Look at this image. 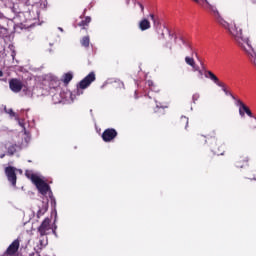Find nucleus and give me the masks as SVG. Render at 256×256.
Instances as JSON below:
<instances>
[{
  "label": "nucleus",
  "mask_w": 256,
  "mask_h": 256,
  "mask_svg": "<svg viewBox=\"0 0 256 256\" xmlns=\"http://www.w3.org/2000/svg\"><path fill=\"white\" fill-rule=\"evenodd\" d=\"M185 63L192 67V71H199V65L195 63V59L193 57L186 56Z\"/></svg>",
  "instance_id": "4468645a"
},
{
  "label": "nucleus",
  "mask_w": 256,
  "mask_h": 256,
  "mask_svg": "<svg viewBox=\"0 0 256 256\" xmlns=\"http://www.w3.org/2000/svg\"><path fill=\"white\" fill-rule=\"evenodd\" d=\"M0 77H3V71L0 70Z\"/></svg>",
  "instance_id": "72a5a7b5"
},
{
  "label": "nucleus",
  "mask_w": 256,
  "mask_h": 256,
  "mask_svg": "<svg viewBox=\"0 0 256 256\" xmlns=\"http://www.w3.org/2000/svg\"><path fill=\"white\" fill-rule=\"evenodd\" d=\"M5 147H9V144H5Z\"/></svg>",
  "instance_id": "c9c22d12"
},
{
  "label": "nucleus",
  "mask_w": 256,
  "mask_h": 256,
  "mask_svg": "<svg viewBox=\"0 0 256 256\" xmlns=\"http://www.w3.org/2000/svg\"><path fill=\"white\" fill-rule=\"evenodd\" d=\"M5 174L8 181L15 187L17 185V174L15 173V167L8 166L5 168Z\"/></svg>",
  "instance_id": "6e6552de"
},
{
  "label": "nucleus",
  "mask_w": 256,
  "mask_h": 256,
  "mask_svg": "<svg viewBox=\"0 0 256 256\" xmlns=\"http://www.w3.org/2000/svg\"><path fill=\"white\" fill-rule=\"evenodd\" d=\"M139 29L140 31H147L148 29H151V22L147 18L142 19L139 22Z\"/></svg>",
  "instance_id": "2eb2a0df"
},
{
  "label": "nucleus",
  "mask_w": 256,
  "mask_h": 256,
  "mask_svg": "<svg viewBox=\"0 0 256 256\" xmlns=\"http://www.w3.org/2000/svg\"><path fill=\"white\" fill-rule=\"evenodd\" d=\"M15 153H17V144H10L7 148V155L12 157Z\"/></svg>",
  "instance_id": "6ab92c4d"
},
{
  "label": "nucleus",
  "mask_w": 256,
  "mask_h": 256,
  "mask_svg": "<svg viewBox=\"0 0 256 256\" xmlns=\"http://www.w3.org/2000/svg\"><path fill=\"white\" fill-rule=\"evenodd\" d=\"M89 23H91V17L86 16L82 18L80 22L77 23V27H82V29H87V27H89Z\"/></svg>",
  "instance_id": "dca6fc26"
},
{
  "label": "nucleus",
  "mask_w": 256,
  "mask_h": 256,
  "mask_svg": "<svg viewBox=\"0 0 256 256\" xmlns=\"http://www.w3.org/2000/svg\"><path fill=\"white\" fill-rule=\"evenodd\" d=\"M62 81H63V83H65V85H69V83H71V81H73V74L71 72L64 74Z\"/></svg>",
  "instance_id": "a211bd4d"
},
{
  "label": "nucleus",
  "mask_w": 256,
  "mask_h": 256,
  "mask_svg": "<svg viewBox=\"0 0 256 256\" xmlns=\"http://www.w3.org/2000/svg\"><path fill=\"white\" fill-rule=\"evenodd\" d=\"M40 245H41L42 247H45L46 244L43 243V240H40Z\"/></svg>",
  "instance_id": "2f4dec72"
},
{
  "label": "nucleus",
  "mask_w": 256,
  "mask_h": 256,
  "mask_svg": "<svg viewBox=\"0 0 256 256\" xmlns=\"http://www.w3.org/2000/svg\"><path fill=\"white\" fill-rule=\"evenodd\" d=\"M54 233V235L56 234L55 229H53L51 227V219L50 218H45L41 225L38 227V233L40 234V237H45L47 235H49V233Z\"/></svg>",
  "instance_id": "20e7f679"
},
{
  "label": "nucleus",
  "mask_w": 256,
  "mask_h": 256,
  "mask_svg": "<svg viewBox=\"0 0 256 256\" xmlns=\"http://www.w3.org/2000/svg\"><path fill=\"white\" fill-rule=\"evenodd\" d=\"M23 81L19 78H11L9 80V89L12 91V93H21L23 91Z\"/></svg>",
  "instance_id": "423d86ee"
},
{
  "label": "nucleus",
  "mask_w": 256,
  "mask_h": 256,
  "mask_svg": "<svg viewBox=\"0 0 256 256\" xmlns=\"http://www.w3.org/2000/svg\"><path fill=\"white\" fill-rule=\"evenodd\" d=\"M252 185L254 186L256 185V180L252 181Z\"/></svg>",
  "instance_id": "f704fd0d"
},
{
  "label": "nucleus",
  "mask_w": 256,
  "mask_h": 256,
  "mask_svg": "<svg viewBox=\"0 0 256 256\" xmlns=\"http://www.w3.org/2000/svg\"><path fill=\"white\" fill-rule=\"evenodd\" d=\"M250 129H251V131H255V129H256V125L255 124H250Z\"/></svg>",
  "instance_id": "c756f323"
},
{
  "label": "nucleus",
  "mask_w": 256,
  "mask_h": 256,
  "mask_svg": "<svg viewBox=\"0 0 256 256\" xmlns=\"http://www.w3.org/2000/svg\"><path fill=\"white\" fill-rule=\"evenodd\" d=\"M209 12L211 13V15H213L217 23H219L221 27H224V29L228 31L232 39L235 40V43H237V45L240 46V48L245 51V53H247L249 47H253L249 42V38L243 35V30L241 28L237 27V25L233 23H229L228 21L224 20L223 16H221V13H219V10L217 9V6H215V4H213V6H210Z\"/></svg>",
  "instance_id": "f257e3e1"
},
{
  "label": "nucleus",
  "mask_w": 256,
  "mask_h": 256,
  "mask_svg": "<svg viewBox=\"0 0 256 256\" xmlns=\"http://www.w3.org/2000/svg\"><path fill=\"white\" fill-rule=\"evenodd\" d=\"M30 179L35 187L38 189L41 195H47L49 191H51V187L47 182H45L41 177L37 176L36 174H31Z\"/></svg>",
  "instance_id": "7ed1b4c3"
},
{
  "label": "nucleus",
  "mask_w": 256,
  "mask_h": 256,
  "mask_svg": "<svg viewBox=\"0 0 256 256\" xmlns=\"http://www.w3.org/2000/svg\"><path fill=\"white\" fill-rule=\"evenodd\" d=\"M156 109H167V102H159L155 99Z\"/></svg>",
  "instance_id": "4be33fe9"
},
{
  "label": "nucleus",
  "mask_w": 256,
  "mask_h": 256,
  "mask_svg": "<svg viewBox=\"0 0 256 256\" xmlns=\"http://www.w3.org/2000/svg\"><path fill=\"white\" fill-rule=\"evenodd\" d=\"M159 39H165V33L162 32L159 36Z\"/></svg>",
  "instance_id": "7c9ffc66"
},
{
  "label": "nucleus",
  "mask_w": 256,
  "mask_h": 256,
  "mask_svg": "<svg viewBox=\"0 0 256 256\" xmlns=\"http://www.w3.org/2000/svg\"><path fill=\"white\" fill-rule=\"evenodd\" d=\"M20 125H21V127H23V124H22V123H20Z\"/></svg>",
  "instance_id": "e433bc0d"
},
{
  "label": "nucleus",
  "mask_w": 256,
  "mask_h": 256,
  "mask_svg": "<svg viewBox=\"0 0 256 256\" xmlns=\"http://www.w3.org/2000/svg\"><path fill=\"white\" fill-rule=\"evenodd\" d=\"M82 47H85V49H88L90 43H91V40L89 39V36H84L81 41H80Z\"/></svg>",
  "instance_id": "412c9836"
},
{
  "label": "nucleus",
  "mask_w": 256,
  "mask_h": 256,
  "mask_svg": "<svg viewBox=\"0 0 256 256\" xmlns=\"http://www.w3.org/2000/svg\"><path fill=\"white\" fill-rule=\"evenodd\" d=\"M216 133L215 130H212L211 132H206L204 135L205 143H210V149L214 155H225V144L222 143L215 137Z\"/></svg>",
  "instance_id": "f03ea898"
},
{
  "label": "nucleus",
  "mask_w": 256,
  "mask_h": 256,
  "mask_svg": "<svg viewBox=\"0 0 256 256\" xmlns=\"http://www.w3.org/2000/svg\"><path fill=\"white\" fill-rule=\"evenodd\" d=\"M205 77L211 79L218 87H225V83L219 81V78L212 71H206Z\"/></svg>",
  "instance_id": "9b49d317"
},
{
  "label": "nucleus",
  "mask_w": 256,
  "mask_h": 256,
  "mask_svg": "<svg viewBox=\"0 0 256 256\" xmlns=\"http://www.w3.org/2000/svg\"><path fill=\"white\" fill-rule=\"evenodd\" d=\"M95 79H97L95 72H90L86 77H84L77 85V95H81L79 93V89H87Z\"/></svg>",
  "instance_id": "39448f33"
},
{
  "label": "nucleus",
  "mask_w": 256,
  "mask_h": 256,
  "mask_svg": "<svg viewBox=\"0 0 256 256\" xmlns=\"http://www.w3.org/2000/svg\"><path fill=\"white\" fill-rule=\"evenodd\" d=\"M149 17L151 21H153L154 27L157 29V27L161 25V22L159 21V17L155 16V14H150Z\"/></svg>",
  "instance_id": "aec40b11"
},
{
  "label": "nucleus",
  "mask_w": 256,
  "mask_h": 256,
  "mask_svg": "<svg viewBox=\"0 0 256 256\" xmlns=\"http://www.w3.org/2000/svg\"><path fill=\"white\" fill-rule=\"evenodd\" d=\"M117 135L118 133L115 128H107L102 133V140L104 141V143H111V141H113L117 137Z\"/></svg>",
  "instance_id": "0eeeda50"
},
{
  "label": "nucleus",
  "mask_w": 256,
  "mask_h": 256,
  "mask_svg": "<svg viewBox=\"0 0 256 256\" xmlns=\"http://www.w3.org/2000/svg\"><path fill=\"white\" fill-rule=\"evenodd\" d=\"M180 121L181 123H185V129H187V126L189 125V118L182 117Z\"/></svg>",
  "instance_id": "393cba45"
},
{
  "label": "nucleus",
  "mask_w": 256,
  "mask_h": 256,
  "mask_svg": "<svg viewBox=\"0 0 256 256\" xmlns=\"http://www.w3.org/2000/svg\"><path fill=\"white\" fill-rule=\"evenodd\" d=\"M241 15L246 21H253L255 19V11L253 9H246L242 11Z\"/></svg>",
  "instance_id": "ddd939ff"
},
{
  "label": "nucleus",
  "mask_w": 256,
  "mask_h": 256,
  "mask_svg": "<svg viewBox=\"0 0 256 256\" xmlns=\"http://www.w3.org/2000/svg\"><path fill=\"white\" fill-rule=\"evenodd\" d=\"M4 158H5V154H1L0 159H4Z\"/></svg>",
  "instance_id": "473e14b6"
},
{
  "label": "nucleus",
  "mask_w": 256,
  "mask_h": 256,
  "mask_svg": "<svg viewBox=\"0 0 256 256\" xmlns=\"http://www.w3.org/2000/svg\"><path fill=\"white\" fill-rule=\"evenodd\" d=\"M137 5L140 7V9H141V13H145V6H143L142 4H141V2H137Z\"/></svg>",
  "instance_id": "bb28decb"
},
{
  "label": "nucleus",
  "mask_w": 256,
  "mask_h": 256,
  "mask_svg": "<svg viewBox=\"0 0 256 256\" xmlns=\"http://www.w3.org/2000/svg\"><path fill=\"white\" fill-rule=\"evenodd\" d=\"M6 113H8V115H10V117H16V113L13 111V109H8L6 110Z\"/></svg>",
  "instance_id": "a878e982"
},
{
  "label": "nucleus",
  "mask_w": 256,
  "mask_h": 256,
  "mask_svg": "<svg viewBox=\"0 0 256 256\" xmlns=\"http://www.w3.org/2000/svg\"><path fill=\"white\" fill-rule=\"evenodd\" d=\"M195 3L203 7L204 9H207L208 11L213 7L214 4L209 3L207 0H193Z\"/></svg>",
  "instance_id": "f3484780"
},
{
  "label": "nucleus",
  "mask_w": 256,
  "mask_h": 256,
  "mask_svg": "<svg viewBox=\"0 0 256 256\" xmlns=\"http://www.w3.org/2000/svg\"><path fill=\"white\" fill-rule=\"evenodd\" d=\"M194 72H198L199 75H200V78L202 79L203 78V71L201 70V68H199L198 66V70H193Z\"/></svg>",
  "instance_id": "cd10ccee"
},
{
  "label": "nucleus",
  "mask_w": 256,
  "mask_h": 256,
  "mask_svg": "<svg viewBox=\"0 0 256 256\" xmlns=\"http://www.w3.org/2000/svg\"><path fill=\"white\" fill-rule=\"evenodd\" d=\"M222 91L225 93V95H230L232 99H235V96L231 94V92H229L227 88H225V84H224V87H222Z\"/></svg>",
  "instance_id": "b1692460"
},
{
  "label": "nucleus",
  "mask_w": 256,
  "mask_h": 256,
  "mask_svg": "<svg viewBox=\"0 0 256 256\" xmlns=\"http://www.w3.org/2000/svg\"><path fill=\"white\" fill-rule=\"evenodd\" d=\"M236 167L238 169H245V167H249V157L245 155L239 156L236 161Z\"/></svg>",
  "instance_id": "9d476101"
},
{
  "label": "nucleus",
  "mask_w": 256,
  "mask_h": 256,
  "mask_svg": "<svg viewBox=\"0 0 256 256\" xmlns=\"http://www.w3.org/2000/svg\"><path fill=\"white\" fill-rule=\"evenodd\" d=\"M237 105H239V115L240 117H245V113L246 115H248V117H255L253 116V112H251V109H249V107L247 105H245V103H243V101L241 100H237Z\"/></svg>",
  "instance_id": "1a4fd4ad"
},
{
  "label": "nucleus",
  "mask_w": 256,
  "mask_h": 256,
  "mask_svg": "<svg viewBox=\"0 0 256 256\" xmlns=\"http://www.w3.org/2000/svg\"><path fill=\"white\" fill-rule=\"evenodd\" d=\"M175 43L179 45L181 49V45H184L189 49V51H193V47L191 46V42L180 36L179 38H175Z\"/></svg>",
  "instance_id": "f8f14e48"
},
{
  "label": "nucleus",
  "mask_w": 256,
  "mask_h": 256,
  "mask_svg": "<svg viewBox=\"0 0 256 256\" xmlns=\"http://www.w3.org/2000/svg\"><path fill=\"white\" fill-rule=\"evenodd\" d=\"M148 85H149L150 89H153V87H155V84H153V81H149Z\"/></svg>",
  "instance_id": "c85d7f7f"
},
{
  "label": "nucleus",
  "mask_w": 256,
  "mask_h": 256,
  "mask_svg": "<svg viewBox=\"0 0 256 256\" xmlns=\"http://www.w3.org/2000/svg\"><path fill=\"white\" fill-rule=\"evenodd\" d=\"M59 85H61L59 80H51V82H50L51 89H57V87H59Z\"/></svg>",
  "instance_id": "5701e85b"
}]
</instances>
